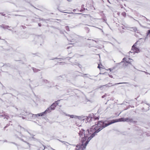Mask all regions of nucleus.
<instances>
[{
    "mask_svg": "<svg viewBox=\"0 0 150 150\" xmlns=\"http://www.w3.org/2000/svg\"><path fill=\"white\" fill-rule=\"evenodd\" d=\"M68 116L70 117L71 118H73L74 117V115H68Z\"/></svg>",
    "mask_w": 150,
    "mask_h": 150,
    "instance_id": "nucleus-11",
    "label": "nucleus"
},
{
    "mask_svg": "<svg viewBox=\"0 0 150 150\" xmlns=\"http://www.w3.org/2000/svg\"><path fill=\"white\" fill-rule=\"evenodd\" d=\"M90 117V120L91 121L98 120L99 119V118L96 117H93L90 116V117Z\"/></svg>",
    "mask_w": 150,
    "mask_h": 150,
    "instance_id": "nucleus-5",
    "label": "nucleus"
},
{
    "mask_svg": "<svg viewBox=\"0 0 150 150\" xmlns=\"http://www.w3.org/2000/svg\"><path fill=\"white\" fill-rule=\"evenodd\" d=\"M65 28H66V30H67V31H69V28L68 26H66L65 27Z\"/></svg>",
    "mask_w": 150,
    "mask_h": 150,
    "instance_id": "nucleus-8",
    "label": "nucleus"
},
{
    "mask_svg": "<svg viewBox=\"0 0 150 150\" xmlns=\"http://www.w3.org/2000/svg\"><path fill=\"white\" fill-rule=\"evenodd\" d=\"M122 15L123 16L125 17L126 16V13L125 12H123L122 13Z\"/></svg>",
    "mask_w": 150,
    "mask_h": 150,
    "instance_id": "nucleus-7",
    "label": "nucleus"
},
{
    "mask_svg": "<svg viewBox=\"0 0 150 150\" xmlns=\"http://www.w3.org/2000/svg\"><path fill=\"white\" fill-rule=\"evenodd\" d=\"M93 41H95L96 42H97L96 41H95V40H93Z\"/></svg>",
    "mask_w": 150,
    "mask_h": 150,
    "instance_id": "nucleus-21",
    "label": "nucleus"
},
{
    "mask_svg": "<svg viewBox=\"0 0 150 150\" xmlns=\"http://www.w3.org/2000/svg\"><path fill=\"white\" fill-rule=\"evenodd\" d=\"M125 28L124 26H122L120 28V30H121L122 29H124Z\"/></svg>",
    "mask_w": 150,
    "mask_h": 150,
    "instance_id": "nucleus-9",
    "label": "nucleus"
},
{
    "mask_svg": "<svg viewBox=\"0 0 150 150\" xmlns=\"http://www.w3.org/2000/svg\"><path fill=\"white\" fill-rule=\"evenodd\" d=\"M125 58H124L123 59V60H125Z\"/></svg>",
    "mask_w": 150,
    "mask_h": 150,
    "instance_id": "nucleus-23",
    "label": "nucleus"
},
{
    "mask_svg": "<svg viewBox=\"0 0 150 150\" xmlns=\"http://www.w3.org/2000/svg\"><path fill=\"white\" fill-rule=\"evenodd\" d=\"M43 146L44 147V149L45 148V147L44 146Z\"/></svg>",
    "mask_w": 150,
    "mask_h": 150,
    "instance_id": "nucleus-26",
    "label": "nucleus"
},
{
    "mask_svg": "<svg viewBox=\"0 0 150 150\" xmlns=\"http://www.w3.org/2000/svg\"><path fill=\"white\" fill-rule=\"evenodd\" d=\"M125 61L126 62V63H128L131 64V62L129 61L128 60H125Z\"/></svg>",
    "mask_w": 150,
    "mask_h": 150,
    "instance_id": "nucleus-10",
    "label": "nucleus"
},
{
    "mask_svg": "<svg viewBox=\"0 0 150 150\" xmlns=\"http://www.w3.org/2000/svg\"><path fill=\"white\" fill-rule=\"evenodd\" d=\"M145 73H146V74H148V73L147 72H145Z\"/></svg>",
    "mask_w": 150,
    "mask_h": 150,
    "instance_id": "nucleus-19",
    "label": "nucleus"
},
{
    "mask_svg": "<svg viewBox=\"0 0 150 150\" xmlns=\"http://www.w3.org/2000/svg\"><path fill=\"white\" fill-rule=\"evenodd\" d=\"M104 96H102V97L103 98H104Z\"/></svg>",
    "mask_w": 150,
    "mask_h": 150,
    "instance_id": "nucleus-27",
    "label": "nucleus"
},
{
    "mask_svg": "<svg viewBox=\"0 0 150 150\" xmlns=\"http://www.w3.org/2000/svg\"><path fill=\"white\" fill-rule=\"evenodd\" d=\"M38 25H39V26H41V25L40 24V23H39L38 24Z\"/></svg>",
    "mask_w": 150,
    "mask_h": 150,
    "instance_id": "nucleus-15",
    "label": "nucleus"
},
{
    "mask_svg": "<svg viewBox=\"0 0 150 150\" xmlns=\"http://www.w3.org/2000/svg\"><path fill=\"white\" fill-rule=\"evenodd\" d=\"M88 119H89V118H88L87 120H88Z\"/></svg>",
    "mask_w": 150,
    "mask_h": 150,
    "instance_id": "nucleus-29",
    "label": "nucleus"
},
{
    "mask_svg": "<svg viewBox=\"0 0 150 150\" xmlns=\"http://www.w3.org/2000/svg\"><path fill=\"white\" fill-rule=\"evenodd\" d=\"M81 126L80 125H78V126Z\"/></svg>",
    "mask_w": 150,
    "mask_h": 150,
    "instance_id": "nucleus-18",
    "label": "nucleus"
},
{
    "mask_svg": "<svg viewBox=\"0 0 150 150\" xmlns=\"http://www.w3.org/2000/svg\"><path fill=\"white\" fill-rule=\"evenodd\" d=\"M33 70H34V72H37V71H35V70H34V69H33Z\"/></svg>",
    "mask_w": 150,
    "mask_h": 150,
    "instance_id": "nucleus-17",
    "label": "nucleus"
},
{
    "mask_svg": "<svg viewBox=\"0 0 150 150\" xmlns=\"http://www.w3.org/2000/svg\"><path fill=\"white\" fill-rule=\"evenodd\" d=\"M126 83V82H125V83H116L115 84V85H116V84H121V83ZM113 86V85H112V84L111 83H109L108 84H106L105 85H104L103 86H105L106 87H110V86Z\"/></svg>",
    "mask_w": 150,
    "mask_h": 150,
    "instance_id": "nucleus-4",
    "label": "nucleus"
},
{
    "mask_svg": "<svg viewBox=\"0 0 150 150\" xmlns=\"http://www.w3.org/2000/svg\"><path fill=\"white\" fill-rule=\"evenodd\" d=\"M136 43L132 47V50L133 51L132 52H135L138 53L139 52V49L136 47Z\"/></svg>",
    "mask_w": 150,
    "mask_h": 150,
    "instance_id": "nucleus-3",
    "label": "nucleus"
},
{
    "mask_svg": "<svg viewBox=\"0 0 150 150\" xmlns=\"http://www.w3.org/2000/svg\"><path fill=\"white\" fill-rule=\"evenodd\" d=\"M131 59V60H132V59Z\"/></svg>",
    "mask_w": 150,
    "mask_h": 150,
    "instance_id": "nucleus-25",
    "label": "nucleus"
},
{
    "mask_svg": "<svg viewBox=\"0 0 150 150\" xmlns=\"http://www.w3.org/2000/svg\"><path fill=\"white\" fill-rule=\"evenodd\" d=\"M83 6V5H82V6Z\"/></svg>",
    "mask_w": 150,
    "mask_h": 150,
    "instance_id": "nucleus-28",
    "label": "nucleus"
},
{
    "mask_svg": "<svg viewBox=\"0 0 150 150\" xmlns=\"http://www.w3.org/2000/svg\"><path fill=\"white\" fill-rule=\"evenodd\" d=\"M117 14H118V15H119V14H120V13H117Z\"/></svg>",
    "mask_w": 150,
    "mask_h": 150,
    "instance_id": "nucleus-22",
    "label": "nucleus"
},
{
    "mask_svg": "<svg viewBox=\"0 0 150 150\" xmlns=\"http://www.w3.org/2000/svg\"><path fill=\"white\" fill-rule=\"evenodd\" d=\"M22 119H24V118L23 117H22Z\"/></svg>",
    "mask_w": 150,
    "mask_h": 150,
    "instance_id": "nucleus-20",
    "label": "nucleus"
},
{
    "mask_svg": "<svg viewBox=\"0 0 150 150\" xmlns=\"http://www.w3.org/2000/svg\"><path fill=\"white\" fill-rule=\"evenodd\" d=\"M109 76H110V77H112V76H111V75H110Z\"/></svg>",
    "mask_w": 150,
    "mask_h": 150,
    "instance_id": "nucleus-16",
    "label": "nucleus"
},
{
    "mask_svg": "<svg viewBox=\"0 0 150 150\" xmlns=\"http://www.w3.org/2000/svg\"><path fill=\"white\" fill-rule=\"evenodd\" d=\"M133 121L132 119L126 117L112 120L110 122L108 123L100 121L98 122L97 125L92 126L89 130H88L85 132L84 130L81 129L79 134L81 143L76 146L75 150H83L85 149L89 142L95 136L96 133H98L102 129L109 125L118 122H132Z\"/></svg>",
    "mask_w": 150,
    "mask_h": 150,
    "instance_id": "nucleus-1",
    "label": "nucleus"
},
{
    "mask_svg": "<svg viewBox=\"0 0 150 150\" xmlns=\"http://www.w3.org/2000/svg\"><path fill=\"white\" fill-rule=\"evenodd\" d=\"M131 30L132 31L136 32L137 31V33H138L137 28L136 27H134L131 28Z\"/></svg>",
    "mask_w": 150,
    "mask_h": 150,
    "instance_id": "nucleus-6",
    "label": "nucleus"
},
{
    "mask_svg": "<svg viewBox=\"0 0 150 150\" xmlns=\"http://www.w3.org/2000/svg\"><path fill=\"white\" fill-rule=\"evenodd\" d=\"M57 104L58 103H57V102L56 101L53 103L50 107L48 108L44 112L37 114H33L32 116H34L35 117H36L38 116L44 115L45 114H46L47 112H51L52 110H54Z\"/></svg>",
    "mask_w": 150,
    "mask_h": 150,
    "instance_id": "nucleus-2",
    "label": "nucleus"
},
{
    "mask_svg": "<svg viewBox=\"0 0 150 150\" xmlns=\"http://www.w3.org/2000/svg\"><path fill=\"white\" fill-rule=\"evenodd\" d=\"M74 39V38H73L72 39H68V40L71 41V40H73Z\"/></svg>",
    "mask_w": 150,
    "mask_h": 150,
    "instance_id": "nucleus-13",
    "label": "nucleus"
},
{
    "mask_svg": "<svg viewBox=\"0 0 150 150\" xmlns=\"http://www.w3.org/2000/svg\"><path fill=\"white\" fill-rule=\"evenodd\" d=\"M69 47H67V49H69Z\"/></svg>",
    "mask_w": 150,
    "mask_h": 150,
    "instance_id": "nucleus-24",
    "label": "nucleus"
},
{
    "mask_svg": "<svg viewBox=\"0 0 150 150\" xmlns=\"http://www.w3.org/2000/svg\"><path fill=\"white\" fill-rule=\"evenodd\" d=\"M99 29L101 30V31H102V32H103V31L102 30V29H100V28H99Z\"/></svg>",
    "mask_w": 150,
    "mask_h": 150,
    "instance_id": "nucleus-14",
    "label": "nucleus"
},
{
    "mask_svg": "<svg viewBox=\"0 0 150 150\" xmlns=\"http://www.w3.org/2000/svg\"><path fill=\"white\" fill-rule=\"evenodd\" d=\"M98 68L100 69L101 68V67L100 66V65L99 64L98 65Z\"/></svg>",
    "mask_w": 150,
    "mask_h": 150,
    "instance_id": "nucleus-12",
    "label": "nucleus"
}]
</instances>
